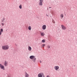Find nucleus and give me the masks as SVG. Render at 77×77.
Segmentation results:
<instances>
[{
  "label": "nucleus",
  "mask_w": 77,
  "mask_h": 77,
  "mask_svg": "<svg viewBox=\"0 0 77 77\" xmlns=\"http://www.w3.org/2000/svg\"><path fill=\"white\" fill-rule=\"evenodd\" d=\"M28 50L29 51H31L32 50L31 47L30 46H28Z\"/></svg>",
  "instance_id": "obj_9"
},
{
  "label": "nucleus",
  "mask_w": 77,
  "mask_h": 77,
  "mask_svg": "<svg viewBox=\"0 0 77 77\" xmlns=\"http://www.w3.org/2000/svg\"><path fill=\"white\" fill-rule=\"evenodd\" d=\"M26 1H27V0H26Z\"/></svg>",
  "instance_id": "obj_31"
},
{
  "label": "nucleus",
  "mask_w": 77,
  "mask_h": 77,
  "mask_svg": "<svg viewBox=\"0 0 77 77\" xmlns=\"http://www.w3.org/2000/svg\"><path fill=\"white\" fill-rule=\"evenodd\" d=\"M2 26H4V24L3 23H2Z\"/></svg>",
  "instance_id": "obj_24"
},
{
  "label": "nucleus",
  "mask_w": 77,
  "mask_h": 77,
  "mask_svg": "<svg viewBox=\"0 0 77 77\" xmlns=\"http://www.w3.org/2000/svg\"><path fill=\"white\" fill-rule=\"evenodd\" d=\"M25 77H29V74H28L26 72H25Z\"/></svg>",
  "instance_id": "obj_7"
},
{
  "label": "nucleus",
  "mask_w": 77,
  "mask_h": 77,
  "mask_svg": "<svg viewBox=\"0 0 77 77\" xmlns=\"http://www.w3.org/2000/svg\"><path fill=\"white\" fill-rule=\"evenodd\" d=\"M52 22L53 23H54V24L55 23V22L54 20H52Z\"/></svg>",
  "instance_id": "obj_19"
},
{
  "label": "nucleus",
  "mask_w": 77,
  "mask_h": 77,
  "mask_svg": "<svg viewBox=\"0 0 77 77\" xmlns=\"http://www.w3.org/2000/svg\"><path fill=\"white\" fill-rule=\"evenodd\" d=\"M1 26V25H0V26Z\"/></svg>",
  "instance_id": "obj_30"
},
{
  "label": "nucleus",
  "mask_w": 77,
  "mask_h": 77,
  "mask_svg": "<svg viewBox=\"0 0 77 77\" xmlns=\"http://www.w3.org/2000/svg\"><path fill=\"white\" fill-rule=\"evenodd\" d=\"M44 1V0H40V2H43Z\"/></svg>",
  "instance_id": "obj_21"
},
{
  "label": "nucleus",
  "mask_w": 77,
  "mask_h": 77,
  "mask_svg": "<svg viewBox=\"0 0 77 77\" xmlns=\"http://www.w3.org/2000/svg\"><path fill=\"white\" fill-rule=\"evenodd\" d=\"M51 8V7H49V8Z\"/></svg>",
  "instance_id": "obj_29"
},
{
  "label": "nucleus",
  "mask_w": 77,
  "mask_h": 77,
  "mask_svg": "<svg viewBox=\"0 0 77 77\" xmlns=\"http://www.w3.org/2000/svg\"><path fill=\"white\" fill-rule=\"evenodd\" d=\"M28 29L29 30H31L32 29V28L31 26H29L28 27Z\"/></svg>",
  "instance_id": "obj_14"
},
{
  "label": "nucleus",
  "mask_w": 77,
  "mask_h": 77,
  "mask_svg": "<svg viewBox=\"0 0 77 77\" xmlns=\"http://www.w3.org/2000/svg\"><path fill=\"white\" fill-rule=\"evenodd\" d=\"M2 48L3 50H7L8 49L9 46L8 45H4L2 46Z\"/></svg>",
  "instance_id": "obj_1"
},
{
  "label": "nucleus",
  "mask_w": 77,
  "mask_h": 77,
  "mask_svg": "<svg viewBox=\"0 0 77 77\" xmlns=\"http://www.w3.org/2000/svg\"><path fill=\"white\" fill-rule=\"evenodd\" d=\"M5 20V18H3V19L2 20L3 22L4 21V20Z\"/></svg>",
  "instance_id": "obj_22"
},
{
  "label": "nucleus",
  "mask_w": 77,
  "mask_h": 77,
  "mask_svg": "<svg viewBox=\"0 0 77 77\" xmlns=\"http://www.w3.org/2000/svg\"><path fill=\"white\" fill-rule=\"evenodd\" d=\"M1 32H3V29H0Z\"/></svg>",
  "instance_id": "obj_20"
},
{
  "label": "nucleus",
  "mask_w": 77,
  "mask_h": 77,
  "mask_svg": "<svg viewBox=\"0 0 77 77\" xmlns=\"http://www.w3.org/2000/svg\"><path fill=\"white\" fill-rule=\"evenodd\" d=\"M60 17L61 18H63V14H61L60 15Z\"/></svg>",
  "instance_id": "obj_13"
},
{
  "label": "nucleus",
  "mask_w": 77,
  "mask_h": 77,
  "mask_svg": "<svg viewBox=\"0 0 77 77\" xmlns=\"http://www.w3.org/2000/svg\"><path fill=\"white\" fill-rule=\"evenodd\" d=\"M54 69L56 71H58V69H59V67L58 66H56L54 67Z\"/></svg>",
  "instance_id": "obj_4"
},
{
  "label": "nucleus",
  "mask_w": 77,
  "mask_h": 77,
  "mask_svg": "<svg viewBox=\"0 0 77 77\" xmlns=\"http://www.w3.org/2000/svg\"><path fill=\"white\" fill-rule=\"evenodd\" d=\"M2 32H1V31H0V35H1Z\"/></svg>",
  "instance_id": "obj_23"
},
{
  "label": "nucleus",
  "mask_w": 77,
  "mask_h": 77,
  "mask_svg": "<svg viewBox=\"0 0 77 77\" xmlns=\"http://www.w3.org/2000/svg\"><path fill=\"white\" fill-rule=\"evenodd\" d=\"M4 63V65L5 66H7L8 65V61L6 60L5 61Z\"/></svg>",
  "instance_id": "obj_3"
},
{
  "label": "nucleus",
  "mask_w": 77,
  "mask_h": 77,
  "mask_svg": "<svg viewBox=\"0 0 77 77\" xmlns=\"http://www.w3.org/2000/svg\"><path fill=\"white\" fill-rule=\"evenodd\" d=\"M46 15H47V16H48V15H47V14H46Z\"/></svg>",
  "instance_id": "obj_28"
},
{
  "label": "nucleus",
  "mask_w": 77,
  "mask_h": 77,
  "mask_svg": "<svg viewBox=\"0 0 77 77\" xmlns=\"http://www.w3.org/2000/svg\"><path fill=\"white\" fill-rule=\"evenodd\" d=\"M2 65L1 64H0V67H1V66Z\"/></svg>",
  "instance_id": "obj_25"
},
{
  "label": "nucleus",
  "mask_w": 77,
  "mask_h": 77,
  "mask_svg": "<svg viewBox=\"0 0 77 77\" xmlns=\"http://www.w3.org/2000/svg\"><path fill=\"white\" fill-rule=\"evenodd\" d=\"M19 8L20 9H22V5H20L19 6Z\"/></svg>",
  "instance_id": "obj_15"
},
{
  "label": "nucleus",
  "mask_w": 77,
  "mask_h": 77,
  "mask_svg": "<svg viewBox=\"0 0 77 77\" xmlns=\"http://www.w3.org/2000/svg\"><path fill=\"white\" fill-rule=\"evenodd\" d=\"M38 77H42V76L41 73H39L38 75Z\"/></svg>",
  "instance_id": "obj_10"
},
{
  "label": "nucleus",
  "mask_w": 77,
  "mask_h": 77,
  "mask_svg": "<svg viewBox=\"0 0 77 77\" xmlns=\"http://www.w3.org/2000/svg\"><path fill=\"white\" fill-rule=\"evenodd\" d=\"M47 77H50L49 76H48V75L47 76Z\"/></svg>",
  "instance_id": "obj_26"
},
{
  "label": "nucleus",
  "mask_w": 77,
  "mask_h": 77,
  "mask_svg": "<svg viewBox=\"0 0 77 77\" xmlns=\"http://www.w3.org/2000/svg\"><path fill=\"white\" fill-rule=\"evenodd\" d=\"M61 27L62 29L63 30H65L66 28L63 25H61Z\"/></svg>",
  "instance_id": "obj_6"
},
{
  "label": "nucleus",
  "mask_w": 77,
  "mask_h": 77,
  "mask_svg": "<svg viewBox=\"0 0 77 77\" xmlns=\"http://www.w3.org/2000/svg\"><path fill=\"white\" fill-rule=\"evenodd\" d=\"M42 43H45V39H43L42 40Z\"/></svg>",
  "instance_id": "obj_16"
},
{
  "label": "nucleus",
  "mask_w": 77,
  "mask_h": 77,
  "mask_svg": "<svg viewBox=\"0 0 77 77\" xmlns=\"http://www.w3.org/2000/svg\"><path fill=\"white\" fill-rule=\"evenodd\" d=\"M47 47L48 49H49L50 48V45H48Z\"/></svg>",
  "instance_id": "obj_18"
},
{
  "label": "nucleus",
  "mask_w": 77,
  "mask_h": 77,
  "mask_svg": "<svg viewBox=\"0 0 77 77\" xmlns=\"http://www.w3.org/2000/svg\"><path fill=\"white\" fill-rule=\"evenodd\" d=\"M40 63H42V61H40Z\"/></svg>",
  "instance_id": "obj_27"
},
{
  "label": "nucleus",
  "mask_w": 77,
  "mask_h": 77,
  "mask_svg": "<svg viewBox=\"0 0 77 77\" xmlns=\"http://www.w3.org/2000/svg\"><path fill=\"white\" fill-rule=\"evenodd\" d=\"M0 68L1 69H2L3 70H5V67L4 66L2 65L1 66Z\"/></svg>",
  "instance_id": "obj_8"
},
{
  "label": "nucleus",
  "mask_w": 77,
  "mask_h": 77,
  "mask_svg": "<svg viewBox=\"0 0 77 77\" xmlns=\"http://www.w3.org/2000/svg\"><path fill=\"white\" fill-rule=\"evenodd\" d=\"M46 45L45 44H43L42 46V47H44Z\"/></svg>",
  "instance_id": "obj_17"
},
{
  "label": "nucleus",
  "mask_w": 77,
  "mask_h": 77,
  "mask_svg": "<svg viewBox=\"0 0 77 77\" xmlns=\"http://www.w3.org/2000/svg\"><path fill=\"white\" fill-rule=\"evenodd\" d=\"M43 2H39V5L40 6H42L43 5Z\"/></svg>",
  "instance_id": "obj_11"
},
{
  "label": "nucleus",
  "mask_w": 77,
  "mask_h": 77,
  "mask_svg": "<svg viewBox=\"0 0 77 77\" xmlns=\"http://www.w3.org/2000/svg\"><path fill=\"white\" fill-rule=\"evenodd\" d=\"M46 26L45 25H44L42 27V29L43 30H45L46 29Z\"/></svg>",
  "instance_id": "obj_5"
},
{
  "label": "nucleus",
  "mask_w": 77,
  "mask_h": 77,
  "mask_svg": "<svg viewBox=\"0 0 77 77\" xmlns=\"http://www.w3.org/2000/svg\"><path fill=\"white\" fill-rule=\"evenodd\" d=\"M29 58L31 59H33L34 60H35L36 59L34 56L32 55L30 56Z\"/></svg>",
  "instance_id": "obj_2"
},
{
  "label": "nucleus",
  "mask_w": 77,
  "mask_h": 77,
  "mask_svg": "<svg viewBox=\"0 0 77 77\" xmlns=\"http://www.w3.org/2000/svg\"><path fill=\"white\" fill-rule=\"evenodd\" d=\"M45 35V34H44L43 32H41V35L42 36H44V35Z\"/></svg>",
  "instance_id": "obj_12"
}]
</instances>
